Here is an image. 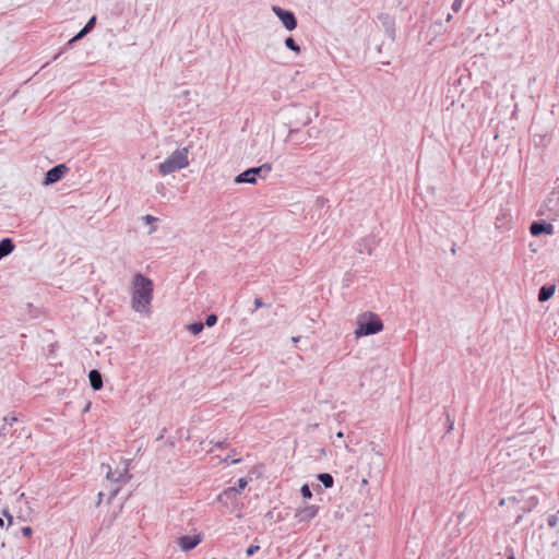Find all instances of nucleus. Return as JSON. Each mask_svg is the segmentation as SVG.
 Here are the masks:
<instances>
[{
    "label": "nucleus",
    "instance_id": "11",
    "mask_svg": "<svg viewBox=\"0 0 559 559\" xmlns=\"http://www.w3.org/2000/svg\"><path fill=\"white\" fill-rule=\"evenodd\" d=\"M202 538L199 534L195 535H182L178 538V545L181 550L190 551L194 549L200 543Z\"/></svg>",
    "mask_w": 559,
    "mask_h": 559
},
{
    "label": "nucleus",
    "instance_id": "32",
    "mask_svg": "<svg viewBox=\"0 0 559 559\" xmlns=\"http://www.w3.org/2000/svg\"><path fill=\"white\" fill-rule=\"evenodd\" d=\"M555 197L557 198V205L559 207V186L551 192L548 202L551 203Z\"/></svg>",
    "mask_w": 559,
    "mask_h": 559
},
{
    "label": "nucleus",
    "instance_id": "34",
    "mask_svg": "<svg viewBox=\"0 0 559 559\" xmlns=\"http://www.w3.org/2000/svg\"><path fill=\"white\" fill-rule=\"evenodd\" d=\"M463 1H464V0H454V1H453V3H452V7H451V8H452V10H453L454 12L460 11V9L462 8Z\"/></svg>",
    "mask_w": 559,
    "mask_h": 559
},
{
    "label": "nucleus",
    "instance_id": "41",
    "mask_svg": "<svg viewBox=\"0 0 559 559\" xmlns=\"http://www.w3.org/2000/svg\"><path fill=\"white\" fill-rule=\"evenodd\" d=\"M76 41H78V40H74V37L70 38V39L68 40V43L66 44V48H67V49L72 48Z\"/></svg>",
    "mask_w": 559,
    "mask_h": 559
},
{
    "label": "nucleus",
    "instance_id": "38",
    "mask_svg": "<svg viewBox=\"0 0 559 559\" xmlns=\"http://www.w3.org/2000/svg\"><path fill=\"white\" fill-rule=\"evenodd\" d=\"M296 138V144H302L305 141H306V136L304 135H300V132L295 135L292 140H294Z\"/></svg>",
    "mask_w": 559,
    "mask_h": 559
},
{
    "label": "nucleus",
    "instance_id": "52",
    "mask_svg": "<svg viewBox=\"0 0 559 559\" xmlns=\"http://www.w3.org/2000/svg\"><path fill=\"white\" fill-rule=\"evenodd\" d=\"M90 409V404L86 405V407L84 408V412H87Z\"/></svg>",
    "mask_w": 559,
    "mask_h": 559
},
{
    "label": "nucleus",
    "instance_id": "18",
    "mask_svg": "<svg viewBox=\"0 0 559 559\" xmlns=\"http://www.w3.org/2000/svg\"><path fill=\"white\" fill-rule=\"evenodd\" d=\"M317 478L324 486V488H332L334 485V478L330 473H320L318 474Z\"/></svg>",
    "mask_w": 559,
    "mask_h": 559
},
{
    "label": "nucleus",
    "instance_id": "19",
    "mask_svg": "<svg viewBox=\"0 0 559 559\" xmlns=\"http://www.w3.org/2000/svg\"><path fill=\"white\" fill-rule=\"evenodd\" d=\"M284 45L287 49L294 51L296 55H299L301 51L300 46L297 44V41L292 36H288L285 38Z\"/></svg>",
    "mask_w": 559,
    "mask_h": 559
},
{
    "label": "nucleus",
    "instance_id": "7",
    "mask_svg": "<svg viewBox=\"0 0 559 559\" xmlns=\"http://www.w3.org/2000/svg\"><path fill=\"white\" fill-rule=\"evenodd\" d=\"M69 168L66 164H58L50 169L47 170L45 174L43 185L44 186H50L58 181H60L64 175L68 173Z\"/></svg>",
    "mask_w": 559,
    "mask_h": 559
},
{
    "label": "nucleus",
    "instance_id": "35",
    "mask_svg": "<svg viewBox=\"0 0 559 559\" xmlns=\"http://www.w3.org/2000/svg\"><path fill=\"white\" fill-rule=\"evenodd\" d=\"M27 308L29 310V314L32 318H37V309L33 306V304L28 302Z\"/></svg>",
    "mask_w": 559,
    "mask_h": 559
},
{
    "label": "nucleus",
    "instance_id": "48",
    "mask_svg": "<svg viewBox=\"0 0 559 559\" xmlns=\"http://www.w3.org/2000/svg\"><path fill=\"white\" fill-rule=\"evenodd\" d=\"M451 19H452V15L449 13V14L447 15V22H449Z\"/></svg>",
    "mask_w": 559,
    "mask_h": 559
},
{
    "label": "nucleus",
    "instance_id": "39",
    "mask_svg": "<svg viewBox=\"0 0 559 559\" xmlns=\"http://www.w3.org/2000/svg\"><path fill=\"white\" fill-rule=\"evenodd\" d=\"M263 306H264V304H263L262 298L258 297V298L254 299V310H257V309H259V308H261Z\"/></svg>",
    "mask_w": 559,
    "mask_h": 559
},
{
    "label": "nucleus",
    "instance_id": "40",
    "mask_svg": "<svg viewBox=\"0 0 559 559\" xmlns=\"http://www.w3.org/2000/svg\"><path fill=\"white\" fill-rule=\"evenodd\" d=\"M214 445L218 449H225L228 444L227 442L224 440V441H217L214 443Z\"/></svg>",
    "mask_w": 559,
    "mask_h": 559
},
{
    "label": "nucleus",
    "instance_id": "9",
    "mask_svg": "<svg viewBox=\"0 0 559 559\" xmlns=\"http://www.w3.org/2000/svg\"><path fill=\"white\" fill-rule=\"evenodd\" d=\"M530 233L534 237H538L542 235H552L554 226L552 224L544 219L534 221L530 226Z\"/></svg>",
    "mask_w": 559,
    "mask_h": 559
},
{
    "label": "nucleus",
    "instance_id": "14",
    "mask_svg": "<svg viewBox=\"0 0 559 559\" xmlns=\"http://www.w3.org/2000/svg\"><path fill=\"white\" fill-rule=\"evenodd\" d=\"M555 292H556L555 284L543 285L538 290V301L539 302L548 301L554 296Z\"/></svg>",
    "mask_w": 559,
    "mask_h": 559
},
{
    "label": "nucleus",
    "instance_id": "28",
    "mask_svg": "<svg viewBox=\"0 0 559 559\" xmlns=\"http://www.w3.org/2000/svg\"><path fill=\"white\" fill-rule=\"evenodd\" d=\"M260 549V546L259 545H250L247 549H246V555L248 557H251L253 556L257 551H259Z\"/></svg>",
    "mask_w": 559,
    "mask_h": 559
},
{
    "label": "nucleus",
    "instance_id": "22",
    "mask_svg": "<svg viewBox=\"0 0 559 559\" xmlns=\"http://www.w3.org/2000/svg\"><path fill=\"white\" fill-rule=\"evenodd\" d=\"M121 484H112L110 483V489H109V493H108V502L110 503L112 501V499L119 493L120 491V486Z\"/></svg>",
    "mask_w": 559,
    "mask_h": 559
},
{
    "label": "nucleus",
    "instance_id": "29",
    "mask_svg": "<svg viewBox=\"0 0 559 559\" xmlns=\"http://www.w3.org/2000/svg\"><path fill=\"white\" fill-rule=\"evenodd\" d=\"M8 433H13L12 427H10L8 424H4L0 429V437H4Z\"/></svg>",
    "mask_w": 559,
    "mask_h": 559
},
{
    "label": "nucleus",
    "instance_id": "21",
    "mask_svg": "<svg viewBox=\"0 0 559 559\" xmlns=\"http://www.w3.org/2000/svg\"><path fill=\"white\" fill-rule=\"evenodd\" d=\"M187 329L191 334L198 335L203 331L204 324L201 321H194V322L188 324Z\"/></svg>",
    "mask_w": 559,
    "mask_h": 559
},
{
    "label": "nucleus",
    "instance_id": "15",
    "mask_svg": "<svg viewBox=\"0 0 559 559\" xmlns=\"http://www.w3.org/2000/svg\"><path fill=\"white\" fill-rule=\"evenodd\" d=\"M90 385L94 391H98L103 388V376L97 369H92L88 372Z\"/></svg>",
    "mask_w": 559,
    "mask_h": 559
},
{
    "label": "nucleus",
    "instance_id": "30",
    "mask_svg": "<svg viewBox=\"0 0 559 559\" xmlns=\"http://www.w3.org/2000/svg\"><path fill=\"white\" fill-rule=\"evenodd\" d=\"M247 485H248V481H247L246 478L241 477V478H239L237 480V487L236 488L239 489V493L241 492V490H243L246 488Z\"/></svg>",
    "mask_w": 559,
    "mask_h": 559
},
{
    "label": "nucleus",
    "instance_id": "49",
    "mask_svg": "<svg viewBox=\"0 0 559 559\" xmlns=\"http://www.w3.org/2000/svg\"><path fill=\"white\" fill-rule=\"evenodd\" d=\"M507 559H516V558H515V557H514V555L512 554V555H510Z\"/></svg>",
    "mask_w": 559,
    "mask_h": 559
},
{
    "label": "nucleus",
    "instance_id": "10",
    "mask_svg": "<svg viewBox=\"0 0 559 559\" xmlns=\"http://www.w3.org/2000/svg\"><path fill=\"white\" fill-rule=\"evenodd\" d=\"M239 497V489L236 487H227L218 496L217 501L224 506L235 504Z\"/></svg>",
    "mask_w": 559,
    "mask_h": 559
},
{
    "label": "nucleus",
    "instance_id": "44",
    "mask_svg": "<svg viewBox=\"0 0 559 559\" xmlns=\"http://www.w3.org/2000/svg\"><path fill=\"white\" fill-rule=\"evenodd\" d=\"M103 497H104V493H103V492H99V493H98V503L103 500Z\"/></svg>",
    "mask_w": 559,
    "mask_h": 559
},
{
    "label": "nucleus",
    "instance_id": "42",
    "mask_svg": "<svg viewBox=\"0 0 559 559\" xmlns=\"http://www.w3.org/2000/svg\"><path fill=\"white\" fill-rule=\"evenodd\" d=\"M522 519H523V515H521V514L518 515V518L515 519V524L521 523Z\"/></svg>",
    "mask_w": 559,
    "mask_h": 559
},
{
    "label": "nucleus",
    "instance_id": "36",
    "mask_svg": "<svg viewBox=\"0 0 559 559\" xmlns=\"http://www.w3.org/2000/svg\"><path fill=\"white\" fill-rule=\"evenodd\" d=\"M224 462H225V463H230V464H237V463H240V462H241V459H234V457H231V455H227V456L224 459Z\"/></svg>",
    "mask_w": 559,
    "mask_h": 559
},
{
    "label": "nucleus",
    "instance_id": "26",
    "mask_svg": "<svg viewBox=\"0 0 559 559\" xmlns=\"http://www.w3.org/2000/svg\"><path fill=\"white\" fill-rule=\"evenodd\" d=\"M4 424H8L10 427L13 426L14 423L19 421V418L14 414H9L3 418Z\"/></svg>",
    "mask_w": 559,
    "mask_h": 559
},
{
    "label": "nucleus",
    "instance_id": "8",
    "mask_svg": "<svg viewBox=\"0 0 559 559\" xmlns=\"http://www.w3.org/2000/svg\"><path fill=\"white\" fill-rule=\"evenodd\" d=\"M102 468L106 469V478L112 484H126L131 478L127 466L122 471H112L110 465L103 464Z\"/></svg>",
    "mask_w": 559,
    "mask_h": 559
},
{
    "label": "nucleus",
    "instance_id": "46",
    "mask_svg": "<svg viewBox=\"0 0 559 559\" xmlns=\"http://www.w3.org/2000/svg\"><path fill=\"white\" fill-rule=\"evenodd\" d=\"M4 526V520L3 518H0V527H3Z\"/></svg>",
    "mask_w": 559,
    "mask_h": 559
},
{
    "label": "nucleus",
    "instance_id": "5",
    "mask_svg": "<svg viewBox=\"0 0 559 559\" xmlns=\"http://www.w3.org/2000/svg\"><path fill=\"white\" fill-rule=\"evenodd\" d=\"M271 169L272 167L269 163L248 168L236 176L235 182L254 185L257 183L258 178H265L270 174Z\"/></svg>",
    "mask_w": 559,
    "mask_h": 559
},
{
    "label": "nucleus",
    "instance_id": "27",
    "mask_svg": "<svg viewBox=\"0 0 559 559\" xmlns=\"http://www.w3.org/2000/svg\"><path fill=\"white\" fill-rule=\"evenodd\" d=\"M2 513H3V516H5L8 520L7 530H10L14 525V518L5 509L2 511Z\"/></svg>",
    "mask_w": 559,
    "mask_h": 559
},
{
    "label": "nucleus",
    "instance_id": "23",
    "mask_svg": "<svg viewBox=\"0 0 559 559\" xmlns=\"http://www.w3.org/2000/svg\"><path fill=\"white\" fill-rule=\"evenodd\" d=\"M217 316L215 313H210L206 316L205 321L203 322L204 326L212 328L217 323Z\"/></svg>",
    "mask_w": 559,
    "mask_h": 559
},
{
    "label": "nucleus",
    "instance_id": "53",
    "mask_svg": "<svg viewBox=\"0 0 559 559\" xmlns=\"http://www.w3.org/2000/svg\"><path fill=\"white\" fill-rule=\"evenodd\" d=\"M59 56H60V53L56 55L53 59L57 60L59 58Z\"/></svg>",
    "mask_w": 559,
    "mask_h": 559
},
{
    "label": "nucleus",
    "instance_id": "43",
    "mask_svg": "<svg viewBox=\"0 0 559 559\" xmlns=\"http://www.w3.org/2000/svg\"><path fill=\"white\" fill-rule=\"evenodd\" d=\"M508 501L516 502V501H518V499H516V497H515V496H512V497H509V498H508Z\"/></svg>",
    "mask_w": 559,
    "mask_h": 559
},
{
    "label": "nucleus",
    "instance_id": "24",
    "mask_svg": "<svg viewBox=\"0 0 559 559\" xmlns=\"http://www.w3.org/2000/svg\"><path fill=\"white\" fill-rule=\"evenodd\" d=\"M300 493L302 498L310 499L312 497V492L310 487L307 484H304L300 488Z\"/></svg>",
    "mask_w": 559,
    "mask_h": 559
},
{
    "label": "nucleus",
    "instance_id": "1",
    "mask_svg": "<svg viewBox=\"0 0 559 559\" xmlns=\"http://www.w3.org/2000/svg\"><path fill=\"white\" fill-rule=\"evenodd\" d=\"M153 298V282L151 278L138 273L133 277L132 308L136 312L147 309Z\"/></svg>",
    "mask_w": 559,
    "mask_h": 559
},
{
    "label": "nucleus",
    "instance_id": "25",
    "mask_svg": "<svg viewBox=\"0 0 559 559\" xmlns=\"http://www.w3.org/2000/svg\"><path fill=\"white\" fill-rule=\"evenodd\" d=\"M96 21H97L96 15L91 16L90 20L87 21V23L84 25V28L87 29L88 33H91L96 25Z\"/></svg>",
    "mask_w": 559,
    "mask_h": 559
},
{
    "label": "nucleus",
    "instance_id": "33",
    "mask_svg": "<svg viewBox=\"0 0 559 559\" xmlns=\"http://www.w3.org/2000/svg\"><path fill=\"white\" fill-rule=\"evenodd\" d=\"M88 34L87 29H85L84 27L78 32L73 37H74V40H80L82 39L83 37H85L86 35Z\"/></svg>",
    "mask_w": 559,
    "mask_h": 559
},
{
    "label": "nucleus",
    "instance_id": "20",
    "mask_svg": "<svg viewBox=\"0 0 559 559\" xmlns=\"http://www.w3.org/2000/svg\"><path fill=\"white\" fill-rule=\"evenodd\" d=\"M547 524L550 528H554L559 533V510L547 518Z\"/></svg>",
    "mask_w": 559,
    "mask_h": 559
},
{
    "label": "nucleus",
    "instance_id": "12",
    "mask_svg": "<svg viewBox=\"0 0 559 559\" xmlns=\"http://www.w3.org/2000/svg\"><path fill=\"white\" fill-rule=\"evenodd\" d=\"M378 20L382 24L386 36L394 40L395 39V20L388 13H380Z\"/></svg>",
    "mask_w": 559,
    "mask_h": 559
},
{
    "label": "nucleus",
    "instance_id": "2",
    "mask_svg": "<svg viewBox=\"0 0 559 559\" xmlns=\"http://www.w3.org/2000/svg\"><path fill=\"white\" fill-rule=\"evenodd\" d=\"M188 147L178 148L173 152L163 163L158 165V173L167 176L189 166Z\"/></svg>",
    "mask_w": 559,
    "mask_h": 559
},
{
    "label": "nucleus",
    "instance_id": "6",
    "mask_svg": "<svg viewBox=\"0 0 559 559\" xmlns=\"http://www.w3.org/2000/svg\"><path fill=\"white\" fill-rule=\"evenodd\" d=\"M272 11L287 31L292 32L297 27V17L293 11L283 9L277 5H273Z\"/></svg>",
    "mask_w": 559,
    "mask_h": 559
},
{
    "label": "nucleus",
    "instance_id": "54",
    "mask_svg": "<svg viewBox=\"0 0 559 559\" xmlns=\"http://www.w3.org/2000/svg\"><path fill=\"white\" fill-rule=\"evenodd\" d=\"M533 500H534V506L537 504V499L533 498Z\"/></svg>",
    "mask_w": 559,
    "mask_h": 559
},
{
    "label": "nucleus",
    "instance_id": "45",
    "mask_svg": "<svg viewBox=\"0 0 559 559\" xmlns=\"http://www.w3.org/2000/svg\"><path fill=\"white\" fill-rule=\"evenodd\" d=\"M336 437H337V438H343V437H344V435H343V432H342V431H338V432L336 433Z\"/></svg>",
    "mask_w": 559,
    "mask_h": 559
},
{
    "label": "nucleus",
    "instance_id": "31",
    "mask_svg": "<svg viewBox=\"0 0 559 559\" xmlns=\"http://www.w3.org/2000/svg\"><path fill=\"white\" fill-rule=\"evenodd\" d=\"M21 533L24 537H31L33 534V528L31 526L21 527Z\"/></svg>",
    "mask_w": 559,
    "mask_h": 559
},
{
    "label": "nucleus",
    "instance_id": "37",
    "mask_svg": "<svg viewBox=\"0 0 559 559\" xmlns=\"http://www.w3.org/2000/svg\"><path fill=\"white\" fill-rule=\"evenodd\" d=\"M143 221H144L146 224H152V223H154V222H156V221H157V217H155V216H152V215L147 214V215L143 216Z\"/></svg>",
    "mask_w": 559,
    "mask_h": 559
},
{
    "label": "nucleus",
    "instance_id": "17",
    "mask_svg": "<svg viewBox=\"0 0 559 559\" xmlns=\"http://www.w3.org/2000/svg\"><path fill=\"white\" fill-rule=\"evenodd\" d=\"M356 246H357V250L360 253H367L369 255L372 253V240L369 238L361 239L360 241H358L356 243Z\"/></svg>",
    "mask_w": 559,
    "mask_h": 559
},
{
    "label": "nucleus",
    "instance_id": "51",
    "mask_svg": "<svg viewBox=\"0 0 559 559\" xmlns=\"http://www.w3.org/2000/svg\"><path fill=\"white\" fill-rule=\"evenodd\" d=\"M523 511L524 512H531V508H527V509L523 508Z\"/></svg>",
    "mask_w": 559,
    "mask_h": 559
},
{
    "label": "nucleus",
    "instance_id": "4",
    "mask_svg": "<svg viewBox=\"0 0 559 559\" xmlns=\"http://www.w3.org/2000/svg\"><path fill=\"white\" fill-rule=\"evenodd\" d=\"M295 115V120L290 121L292 128L289 129L287 139H293L300 132V127L308 126L312 121L313 117L318 116V111L308 106H296Z\"/></svg>",
    "mask_w": 559,
    "mask_h": 559
},
{
    "label": "nucleus",
    "instance_id": "13",
    "mask_svg": "<svg viewBox=\"0 0 559 559\" xmlns=\"http://www.w3.org/2000/svg\"><path fill=\"white\" fill-rule=\"evenodd\" d=\"M318 513V507L316 506H306L302 509L296 511L295 518L298 522H310Z\"/></svg>",
    "mask_w": 559,
    "mask_h": 559
},
{
    "label": "nucleus",
    "instance_id": "50",
    "mask_svg": "<svg viewBox=\"0 0 559 559\" xmlns=\"http://www.w3.org/2000/svg\"><path fill=\"white\" fill-rule=\"evenodd\" d=\"M504 501H506L504 499H501V500H500V502H499V504H500V506H503V504H504Z\"/></svg>",
    "mask_w": 559,
    "mask_h": 559
},
{
    "label": "nucleus",
    "instance_id": "47",
    "mask_svg": "<svg viewBox=\"0 0 559 559\" xmlns=\"http://www.w3.org/2000/svg\"><path fill=\"white\" fill-rule=\"evenodd\" d=\"M5 547V543L3 540L0 542V549Z\"/></svg>",
    "mask_w": 559,
    "mask_h": 559
},
{
    "label": "nucleus",
    "instance_id": "3",
    "mask_svg": "<svg viewBox=\"0 0 559 559\" xmlns=\"http://www.w3.org/2000/svg\"><path fill=\"white\" fill-rule=\"evenodd\" d=\"M383 330V323L378 314L366 312L357 320L356 337L373 335Z\"/></svg>",
    "mask_w": 559,
    "mask_h": 559
},
{
    "label": "nucleus",
    "instance_id": "16",
    "mask_svg": "<svg viewBox=\"0 0 559 559\" xmlns=\"http://www.w3.org/2000/svg\"><path fill=\"white\" fill-rule=\"evenodd\" d=\"M15 249L14 241L11 238H3L0 240V260L9 255Z\"/></svg>",
    "mask_w": 559,
    "mask_h": 559
}]
</instances>
